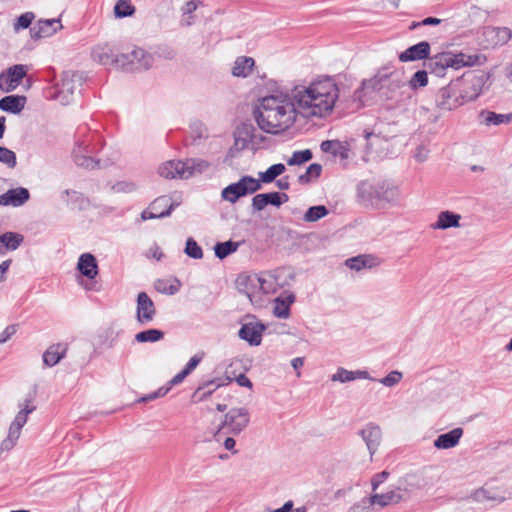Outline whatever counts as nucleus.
I'll list each match as a JSON object with an SVG mask.
<instances>
[{
  "label": "nucleus",
  "instance_id": "f257e3e1",
  "mask_svg": "<svg viewBox=\"0 0 512 512\" xmlns=\"http://www.w3.org/2000/svg\"><path fill=\"white\" fill-rule=\"evenodd\" d=\"M292 96L298 105L299 114L307 118H324L335 107L339 87L332 77L325 76L310 82L308 86H296Z\"/></svg>",
  "mask_w": 512,
  "mask_h": 512
},
{
  "label": "nucleus",
  "instance_id": "f03ea898",
  "mask_svg": "<svg viewBox=\"0 0 512 512\" xmlns=\"http://www.w3.org/2000/svg\"><path fill=\"white\" fill-rule=\"evenodd\" d=\"M299 114L298 105L287 94L263 97L253 111L258 127L270 134H279L289 129Z\"/></svg>",
  "mask_w": 512,
  "mask_h": 512
},
{
  "label": "nucleus",
  "instance_id": "7ed1b4c3",
  "mask_svg": "<svg viewBox=\"0 0 512 512\" xmlns=\"http://www.w3.org/2000/svg\"><path fill=\"white\" fill-rule=\"evenodd\" d=\"M485 61L486 57L481 54L468 55L462 52L445 51L429 56L424 61V66L429 73L437 77H444L448 68L458 70L463 67L482 65Z\"/></svg>",
  "mask_w": 512,
  "mask_h": 512
},
{
  "label": "nucleus",
  "instance_id": "20e7f679",
  "mask_svg": "<svg viewBox=\"0 0 512 512\" xmlns=\"http://www.w3.org/2000/svg\"><path fill=\"white\" fill-rule=\"evenodd\" d=\"M358 194L370 205L380 206L395 201L398 197V188L387 181L362 182L358 186Z\"/></svg>",
  "mask_w": 512,
  "mask_h": 512
},
{
  "label": "nucleus",
  "instance_id": "39448f33",
  "mask_svg": "<svg viewBox=\"0 0 512 512\" xmlns=\"http://www.w3.org/2000/svg\"><path fill=\"white\" fill-rule=\"evenodd\" d=\"M250 422V414L248 409L244 407L232 408L224 416L223 421L214 433V439L218 442L228 434L238 435Z\"/></svg>",
  "mask_w": 512,
  "mask_h": 512
},
{
  "label": "nucleus",
  "instance_id": "423d86ee",
  "mask_svg": "<svg viewBox=\"0 0 512 512\" xmlns=\"http://www.w3.org/2000/svg\"><path fill=\"white\" fill-rule=\"evenodd\" d=\"M490 78V74L484 71L468 72L455 79L460 90V97L465 103L476 100Z\"/></svg>",
  "mask_w": 512,
  "mask_h": 512
},
{
  "label": "nucleus",
  "instance_id": "0eeeda50",
  "mask_svg": "<svg viewBox=\"0 0 512 512\" xmlns=\"http://www.w3.org/2000/svg\"><path fill=\"white\" fill-rule=\"evenodd\" d=\"M293 280V273L284 267L264 272L257 278L260 289L265 294L276 293L278 290L289 286Z\"/></svg>",
  "mask_w": 512,
  "mask_h": 512
},
{
  "label": "nucleus",
  "instance_id": "6e6552de",
  "mask_svg": "<svg viewBox=\"0 0 512 512\" xmlns=\"http://www.w3.org/2000/svg\"><path fill=\"white\" fill-rule=\"evenodd\" d=\"M261 189V183L251 177L243 176L238 182L232 183L222 190V198L235 203L240 197L255 193Z\"/></svg>",
  "mask_w": 512,
  "mask_h": 512
},
{
  "label": "nucleus",
  "instance_id": "1a4fd4ad",
  "mask_svg": "<svg viewBox=\"0 0 512 512\" xmlns=\"http://www.w3.org/2000/svg\"><path fill=\"white\" fill-rule=\"evenodd\" d=\"M118 61L125 71H141L153 65V56L142 48H135L130 53L119 55Z\"/></svg>",
  "mask_w": 512,
  "mask_h": 512
},
{
  "label": "nucleus",
  "instance_id": "9d476101",
  "mask_svg": "<svg viewBox=\"0 0 512 512\" xmlns=\"http://www.w3.org/2000/svg\"><path fill=\"white\" fill-rule=\"evenodd\" d=\"M457 85L455 80H452L447 86L438 90L435 98L438 109L451 111L465 104L463 98L460 97V90Z\"/></svg>",
  "mask_w": 512,
  "mask_h": 512
},
{
  "label": "nucleus",
  "instance_id": "9b49d317",
  "mask_svg": "<svg viewBox=\"0 0 512 512\" xmlns=\"http://www.w3.org/2000/svg\"><path fill=\"white\" fill-rule=\"evenodd\" d=\"M77 269L82 276L90 280V282H84L82 280L79 282L80 285L88 291H98L99 288L97 287L96 282L93 281L99 273L96 257L91 253L82 254L79 257Z\"/></svg>",
  "mask_w": 512,
  "mask_h": 512
},
{
  "label": "nucleus",
  "instance_id": "f8f14e48",
  "mask_svg": "<svg viewBox=\"0 0 512 512\" xmlns=\"http://www.w3.org/2000/svg\"><path fill=\"white\" fill-rule=\"evenodd\" d=\"M156 307L146 292H139L136 300V320L140 325L151 323L156 316Z\"/></svg>",
  "mask_w": 512,
  "mask_h": 512
},
{
  "label": "nucleus",
  "instance_id": "ddd939ff",
  "mask_svg": "<svg viewBox=\"0 0 512 512\" xmlns=\"http://www.w3.org/2000/svg\"><path fill=\"white\" fill-rule=\"evenodd\" d=\"M89 140H77L73 149V160L79 167L85 169H94L99 166V161L89 156Z\"/></svg>",
  "mask_w": 512,
  "mask_h": 512
},
{
  "label": "nucleus",
  "instance_id": "4468645a",
  "mask_svg": "<svg viewBox=\"0 0 512 512\" xmlns=\"http://www.w3.org/2000/svg\"><path fill=\"white\" fill-rule=\"evenodd\" d=\"M185 165V161L169 160L158 167V174L165 179H189Z\"/></svg>",
  "mask_w": 512,
  "mask_h": 512
},
{
  "label": "nucleus",
  "instance_id": "2eb2a0df",
  "mask_svg": "<svg viewBox=\"0 0 512 512\" xmlns=\"http://www.w3.org/2000/svg\"><path fill=\"white\" fill-rule=\"evenodd\" d=\"M118 56L119 55L115 54L114 48L107 43L99 44L92 50L93 60L105 66H115L120 68V61H118Z\"/></svg>",
  "mask_w": 512,
  "mask_h": 512
},
{
  "label": "nucleus",
  "instance_id": "dca6fc26",
  "mask_svg": "<svg viewBox=\"0 0 512 512\" xmlns=\"http://www.w3.org/2000/svg\"><path fill=\"white\" fill-rule=\"evenodd\" d=\"M34 396L28 395L23 403H20V411L15 416L14 421L11 423L9 429L12 430V434L15 432L21 434L22 427L26 424L28 415L36 410V406L33 405Z\"/></svg>",
  "mask_w": 512,
  "mask_h": 512
},
{
  "label": "nucleus",
  "instance_id": "f3484780",
  "mask_svg": "<svg viewBox=\"0 0 512 512\" xmlns=\"http://www.w3.org/2000/svg\"><path fill=\"white\" fill-rule=\"evenodd\" d=\"M430 43L427 41H421L415 45L410 46L405 51L399 54V60L401 62H411L417 60H427L430 55Z\"/></svg>",
  "mask_w": 512,
  "mask_h": 512
},
{
  "label": "nucleus",
  "instance_id": "a211bd4d",
  "mask_svg": "<svg viewBox=\"0 0 512 512\" xmlns=\"http://www.w3.org/2000/svg\"><path fill=\"white\" fill-rule=\"evenodd\" d=\"M29 197L30 193L26 188L18 187L10 189L0 195V205L19 207L25 204L29 200Z\"/></svg>",
  "mask_w": 512,
  "mask_h": 512
},
{
  "label": "nucleus",
  "instance_id": "6ab92c4d",
  "mask_svg": "<svg viewBox=\"0 0 512 512\" xmlns=\"http://www.w3.org/2000/svg\"><path fill=\"white\" fill-rule=\"evenodd\" d=\"M58 28H61L59 19L39 20L37 24L30 28L32 39H40L53 35Z\"/></svg>",
  "mask_w": 512,
  "mask_h": 512
},
{
  "label": "nucleus",
  "instance_id": "aec40b11",
  "mask_svg": "<svg viewBox=\"0 0 512 512\" xmlns=\"http://www.w3.org/2000/svg\"><path fill=\"white\" fill-rule=\"evenodd\" d=\"M264 329L265 326L261 323H246L242 325L238 335L250 345L258 346L261 344Z\"/></svg>",
  "mask_w": 512,
  "mask_h": 512
},
{
  "label": "nucleus",
  "instance_id": "412c9836",
  "mask_svg": "<svg viewBox=\"0 0 512 512\" xmlns=\"http://www.w3.org/2000/svg\"><path fill=\"white\" fill-rule=\"evenodd\" d=\"M168 198L163 196L157 198L147 210H144L141 214L143 220H150L156 218H164L171 214L174 209V204L170 203L167 209H163L162 211H158V206H167Z\"/></svg>",
  "mask_w": 512,
  "mask_h": 512
},
{
  "label": "nucleus",
  "instance_id": "4be33fe9",
  "mask_svg": "<svg viewBox=\"0 0 512 512\" xmlns=\"http://www.w3.org/2000/svg\"><path fill=\"white\" fill-rule=\"evenodd\" d=\"M360 435L363 438V440L365 441L367 448L370 452V455L372 456L376 452V450L380 444V440H381L380 427L373 423H369L368 425H366L365 428H363L360 431Z\"/></svg>",
  "mask_w": 512,
  "mask_h": 512
},
{
  "label": "nucleus",
  "instance_id": "5701e85b",
  "mask_svg": "<svg viewBox=\"0 0 512 512\" xmlns=\"http://www.w3.org/2000/svg\"><path fill=\"white\" fill-rule=\"evenodd\" d=\"M295 294L282 293L274 300L273 314L279 319H287L290 316V306L295 302Z\"/></svg>",
  "mask_w": 512,
  "mask_h": 512
},
{
  "label": "nucleus",
  "instance_id": "b1692460",
  "mask_svg": "<svg viewBox=\"0 0 512 512\" xmlns=\"http://www.w3.org/2000/svg\"><path fill=\"white\" fill-rule=\"evenodd\" d=\"M324 153H330L334 157H339L341 160H346L349 157V145L347 142L339 140H325L320 145Z\"/></svg>",
  "mask_w": 512,
  "mask_h": 512
},
{
  "label": "nucleus",
  "instance_id": "393cba45",
  "mask_svg": "<svg viewBox=\"0 0 512 512\" xmlns=\"http://www.w3.org/2000/svg\"><path fill=\"white\" fill-rule=\"evenodd\" d=\"M463 435L462 428H454L451 431L439 435L435 441L434 446L437 449H450L455 447Z\"/></svg>",
  "mask_w": 512,
  "mask_h": 512
},
{
  "label": "nucleus",
  "instance_id": "a878e982",
  "mask_svg": "<svg viewBox=\"0 0 512 512\" xmlns=\"http://www.w3.org/2000/svg\"><path fill=\"white\" fill-rule=\"evenodd\" d=\"M26 97L20 95H9L0 99V110L8 113H20L26 104Z\"/></svg>",
  "mask_w": 512,
  "mask_h": 512
},
{
  "label": "nucleus",
  "instance_id": "bb28decb",
  "mask_svg": "<svg viewBox=\"0 0 512 512\" xmlns=\"http://www.w3.org/2000/svg\"><path fill=\"white\" fill-rule=\"evenodd\" d=\"M254 66L255 61L252 57H237L232 68V75L235 77L246 78L252 73Z\"/></svg>",
  "mask_w": 512,
  "mask_h": 512
},
{
  "label": "nucleus",
  "instance_id": "cd10ccee",
  "mask_svg": "<svg viewBox=\"0 0 512 512\" xmlns=\"http://www.w3.org/2000/svg\"><path fill=\"white\" fill-rule=\"evenodd\" d=\"M66 346L53 344L43 354V363L48 367L55 366L66 354Z\"/></svg>",
  "mask_w": 512,
  "mask_h": 512
},
{
  "label": "nucleus",
  "instance_id": "c85d7f7f",
  "mask_svg": "<svg viewBox=\"0 0 512 512\" xmlns=\"http://www.w3.org/2000/svg\"><path fill=\"white\" fill-rule=\"evenodd\" d=\"M61 198L67 205L79 210H83L89 205V200L81 192L76 190L66 189L63 191Z\"/></svg>",
  "mask_w": 512,
  "mask_h": 512
},
{
  "label": "nucleus",
  "instance_id": "c756f323",
  "mask_svg": "<svg viewBox=\"0 0 512 512\" xmlns=\"http://www.w3.org/2000/svg\"><path fill=\"white\" fill-rule=\"evenodd\" d=\"M23 235L16 232H6L0 235V254L16 250L23 242Z\"/></svg>",
  "mask_w": 512,
  "mask_h": 512
},
{
  "label": "nucleus",
  "instance_id": "7c9ffc66",
  "mask_svg": "<svg viewBox=\"0 0 512 512\" xmlns=\"http://www.w3.org/2000/svg\"><path fill=\"white\" fill-rule=\"evenodd\" d=\"M461 216L451 211H442L438 215L436 223L432 225L434 229L445 230L452 227H459Z\"/></svg>",
  "mask_w": 512,
  "mask_h": 512
},
{
  "label": "nucleus",
  "instance_id": "2f4dec72",
  "mask_svg": "<svg viewBox=\"0 0 512 512\" xmlns=\"http://www.w3.org/2000/svg\"><path fill=\"white\" fill-rule=\"evenodd\" d=\"M481 122L487 126L508 124L512 122V112L507 114H497L493 111L483 110L480 113Z\"/></svg>",
  "mask_w": 512,
  "mask_h": 512
},
{
  "label": "nucleus",
  "instance_id": "473e14b6",
  "mask_svg": "<svg viewBox=\"0 0 512 512\" xmlns=\"http://www.w3.org/2000/svg\"><path fill=\"white\" fill-rule=\"evenodd\" d=\"M186 174L189 178L206 172L211 164L207 160L200 158H190L185 161Z\"/></svg>",
  "mask_w": 512,
  "mask_h": 512
},
{
  "label": "nucleus",
  "instance_id": "72a5a7b5",
  "mask_svg": "<svg viewBox=\"0 0 512 512\" xmlns=\"http://www.w3.org/2000/svg\"><path fill=\"white\" fill-rule=\"evenodd\" d=\"M402 496L399 490H391L383 494H374L370 497V502L373 505H379L385 507L392 503H398Z\"/></svg>",
  "mask_w": 512,
  "mask_h": 512
},
{
  "label": "nucleus",
  "instance_id": "f704fd0d",
  "mask_svg": "<svg viewBox=\"0 0 512 512\" xmlns=\"http://www.w3.org/2000/svg\"><path fill=\"white\" fill-rule=\"evenodd\" d=\"M239 245H240L239 242H234L232 240H229L226 242H218L214 246L215 255H216V257H218L219 259L222 260V259L226 258L227 256H229L230 254L237 251Z\"/></svg>",
  "mask_w": 512,
  "mask_h": 512
},
{
  "label": "nucleus",
  "instance_id": "c9c22d12",
  "mask_svg": "<svg viewBox=\"0 0 512 512\" xmlns=\"http://www.w3.org/2000/svg\"><path fill=\"white\" fill-rule=\"evenodd\" d=\"M286 170L284 164L278 163L270 166L266 171L259 173V182L271 183Z\"/></svg>",
  "mask_w": 512,
  "mask_h": 512
},
{
  "label": "nucleus",
  "instance_id": "e433bc0d",
  "mask_svg": "<svg viewBox=\"0 0 512 512\" xmlns=\"http://www.w3.org/2000/svg\"><path fill=\"white\" fill-rule=\"evenodd\" d=\"M164 337V332L158 329H148L138 332L135 335V340L139 343L157 342Z\"/></svg>",
  "mask_w": 512,
  "mask_h": 512
},
{
  "label": "nucleus",
  "instance_id": "4c0bfd02",
  "mask_svg": "<svg viewBox=\"0 0 512 512\" xmlns=\"http://www.w3.org/2000/svg\"><path fill=\"white\" fill-rule=\"evenodd\" d=\"M328 213L329 211L324 205L312 206L305 212L303 220L305 222H316L327 216Z\"/></svg>",
  "mask_w": 512,
  "mask_h": 512
},
{
  "label": "nucleus",
  "instance_id": "58836bf2",
  "mask_svg": "<svg viewBox=\"0 0 512 512\" xmlns=\"http://www.w3.org/2000/svg\"><path fill=\"white\" fill-rule=\"evenodd\" d=\"M57 90L59 95H72L75 90L73 76L65 72L57 84Z\"/></svg>",
  "mask_w": 512,
  "mask_h": 512
},
{
  "label": "nucleus",
  "instance_id": "ea45409f",
  "mask_svg": "<svg viewBox=\"0 0 512 512\" xmlns=\"http://www.w3.org/2000/svg\"><path fill=\"white\" fill-rule=\"evenodd\" d=\"M322 172V166L318 163H312L308 166L305 173L299 175L298 182L300 184H309L313 178L320 177Z\"/></svg>",
  "mask_w": 512,
  "mask_h": 512
},
{
  "label": "nucleus",
  "instance_id": "a19ab883",
  "mask_svg": "<svg viewBox=\"0 0 512 512\" xmlns=\"http://www.w3.org/2000/svg\"><path fill=\"white\" fill-rule=\"evenodd\" d=\"M135 11V7L129 0H118L114 6V14L117 18L132 16Z\"/></svg>",
  "mask_w": 512,
  "mask_h": 512
},
{
  "label": "nucleus",
  "instance_id": "79ce46f5",
  "mask_svg": "<svg viewBox=\"0 0 512 512\" xmlns=\"http://www.w3.org/2000/svg\"><path fill=\"white\" fill-rule=\"evenodd\" d=\"M371 261H372V258L370 256L359 255V256L347 259L346 265L352 270L359 271L363 268L371 267L372 266Z\"/></svg>",
  "mask_w": 512,
  "mask_h": 512
},
{
  "label": "nucleus",
  "instance_id": "37998d69",
  "mask_svg": "<svg viewBox=\"0 0 512 512\" xmlns=\"http://www.w3.org/2000/svg\"><path fill=\"white\" fill-rule=\"evenodd\" d=\"M313 154L310 149L293 152L292 156L287 160L289 166L301 165L312 159Z\"/></svg>",
  "mask_w": 512,
  "mask_h": 512
},
{
  "label": "nucleus",
  "instance_id": "c03bdc74",
  "mask_svg": "<svg viewBox=\"0 0 512 512\" xmlns=\"http://www.w3.org/2000/svg\"><path fill=\"white\" fill-rule=\"evenodd\" d=\"M428 70H418L416 71L411 79L409 80V87L412 90H417L418 88L425 87L428 84Z\"/></svg>",
  "mask_w": 512,
  "mask_h": 512
},
{
  "label": "nucleus",
  "instance_id": "a18cd8bd",
  "mask_svg": "<svg viewBox=\"0 0 512 512\" xmlns=\"http://www.w3.org/2000/svg\"><path fill=\"white\" fill-rule=\"evenodd\" d=\"M6 72L9 77L14 81V84L17 86L20 84L21 80L26 76L27 70L26 67L22 64H16L9 67Z\"/></svg>",
  "mask_w": 512,
  "mask_h": 512
},
{
  "label": "nucleus",
  "instance_id": "49530a36",
  "mask_svg": "<svg viewBox=\"0 0 512 512\" xmlns=\"http://www.w3.org/2000/svg\"><path fill=\"white\" fill-rule=\"evenodd\" d=\"M184 252L193 259H201L203 257L202 248L193 238L187 239Z\"/></svg>",
  "mask_w": 512,
  "mask_h": 512
},
{
  "label": "nucleus",
  "instance_id": "de8ad7c7",
  "mask_svg": "<svg viewBox=\"0 0 512 512\" xmlns=\"http://www.w3.org/2000/svg\"><path fill=\"white\" fill-rule=\"evenodd\" d=\"M0 162L6 164L9 168H14L17 164L15 152L6 147H0Z\"/></svg>",
  "mask_w": 512,
  "mask_h": 512
},
{
  "label": "nucleus",
  "instance_id": "09e8293b",
  "mask_svg": "<svg viewBox=\"0 0 512 512\" xmlns=\"http://www.w3.org/2000/svg\"><path fill=\"white\" fill-rule=\"evenodd\" d=\"M265 195H266V199H267V205L270 204L275 207H279L283 203H285L289 200V196L285 193L270 192V193H265Z\"/></svg>",
  "mask_w": 512,
  "mask_h": 512
},
{
  "label": "nucleus",
  "instance_id": "8fccbe9b",
  "mask_svg": "<svg viewBox=\"0 0 512 512\" xmlns=\"http://www.w3.org/2000/svg\"><path fill=\"white\" fill-rule=\"evenodd\" d=\"M333 382L346 383L354 381L353 371L346 370L345 368H338L337 372L331 376Z\"/></svg>",
  "mask_w": 512,
  "mask_h": 512
},
{
  "label": "nucleus",
  "instance_id": "3c124183",
  "mask_svg": "<svg viewBox=\"0 0 512 512\" xmlns=\"http://www.w3.org/2000/svg\"><path fill=\"white\" fill-rule=\"evenodd\" d=\"M34 17L35 16L32 12H26L21 14L14 24V30L19 31L20 29L28 28L31 25Z\"/></svg>",
  "mask_w": 512,
  "mask_h": 512
},
{
  "label": "nucleus",
  "instance_id": "603ef678",
  "mask_svg": "<svg viewBox=\"0 0 512 512\" xmlns=\"http://www.w3.org/2000/svg\"><path fill=\"white\" fill-rule=\"evenodd\" d=\"M402 379V373L399 371H391L387 376L380 379V383L386 387H392L398 384Z\"/></svg>",
  "mask_w": 512,
  "mask_h": 512
},
{
  "label": "nucleus",
  "instance_id": "864d4df0",
  "mask_svg": "<svg viewBox=\"0 0 512 512\" xmlns=\"http://www.w3.org/2000/svg\"><path fill=\"white\" fill-rule=\"evenodd\" d=\"M17 88V85L14 84V81L9 77L7 72H2L0 74V90L2 92H11Z\"/></svg>",
  "mask_w": 512,
  "mask_h": 512
},
{
  "label": "nucleus",
  "instance_id": "5fc2aeb1",
  "mask_svg": "<svg viewBox=\"0 0 512 512\" xmlns=\"http://www.w3.org/2000/svg\"><path fill=\"white\" fill-rule=\"evenodd\" d=\"M20 434L16 433L13 435L12 430L9 429L8 436L6 439H4L0 445L1 451H10L16 444V441L18 440Z\"/></svg>",
  "mask_w": 512,
  "mask_h": 512
},
{
  "label": "nucleus",
  "instance_id": "6e6d98bb",
  "mask_svg": "<svg viewBox=\"0 0 512 512\" xmlns=\"http://www.w3.org/2000/svg\"><path fill=\"white\" fill-rule=\"evenodd\" d=\"M169 390H170V387H161L157 391L149 393V394L141 397L139 399V402H144L145 403V402H148V401L155 400V399H157L159 397H163V396H165L168 393Z\"/></svg>",
  "mask_w": 512,
  "mask_h": 512
},
{
  "label": "nucleus",
  "instance_id": "4d7b16f0",
  "mask_svg": "<svg viewBox=\"0 0 512 512\" xmlns=\"http://www.w3.org/2000/svg\"><path fill=\"white\" fill-rule=\"evenodd\" d=\"M267 206L265 193L257 194L252 198V207L255 211H261Z\"/></svg>",
  "mask_w": 512,
  "mask_h": 512
},
{
  "label": "nucleus",
  "instance_id": "13d9d810",
  "mask_svg": "<svg viewBox=\"0 0 512 512\" xmlns=\"http://www.w3.org/2000/svg\"><path fill=\"white\" fill-rule=\"evenodd\" d=\"M17 328V324L8 325L4 331L0 333V344L7 342L17 332Z\"/></svg>",
  "mask_w": 512,
  "mask_h": 512
},
{
  "label": "nucleus",
  "instance_id": "bf43d9fd",
  "mask_svg": "<svg viewBox=\"0 0 512 512\" xmlns=\"http://www.w3.org/2000/svg\"><path fill=\"white\" fill-rule=\"evenodd\" d=\"M441 22H442V20L439 19V18L427 17V18L423 19L420 22H412L411 25H410V30H413V29H415L417 27H420V26L438 25Z\"/></svg>",
  "mask_w": 512,
  "mask_h": 512
},
{
  "label": "nucleus",
  "instance_id": "052dcab7",
  "mask_svg": "<svg viewBox=\"0 0 512 512\" xmlns=\"http://www.w3.org/2000/svg\"><path fill=\"white\" fill-rule=\"evenodd\" d=\"M389 476V472L382 471L373 476L371 480L372 489L376 490L381 483H383Z\"/></svg>",
  "mask_w": 512,
  "mask_h": 512
},
{
  "label": "nucleus",
  "instance_id": "680f3d73",
  "mask_svg": "<svg viewBox=\"0 0 512 512\" xmlns=\"http://www.w3.org/2000/svg\"><path fill=\"white\" fill-rule=\"evenodd\" d=\"M113 188L118 192H132L136 189V186L134 183L130 182H118Z\"/></svg>",
  "mask_w": 512,
  "mask_h": 512
},
{
  "label": "nucleus",
  "instance_id": "e2e57ef3",
  "mask_svg": "<svg viewBox=\"0 0 512 512\" xmlns=\"http://www.w3.org/2000/svg\"><path fill=\"white\" fill-rule=\"evenodd\" d=\"M201 357L195 355L193 356L189 361L188 363L186 364V366L184 367V370L190 374L197 366L198 364L200 363L201 361Z\"/></svg>",
  "mask_w": 512,
  "mask_h": 512
},
{
  "label": "nucleus",
  "instance_id": "0e129e2a",
  "mask_svg": "<svg viewBox=\"0 0 512 512\" xmlns=\"http://www.w3.org/2000/svg\"><path fill=\"white\" fill-rule=\"evenodd\" d=\"M428 157V150L423 146H418L415 153V159L418 162H424Z\"/></svg>",
  "mask_w": 512,
  "mask_h": 512
},
{
  "label": "nucleus",
  "instance_id": "69168bd1",
  "mask_svg": "<svg viewBox=\"0 0 512 512\" xmlns=\"http://www.w3.org/2000/svg\"><path fill=\"white\" fill-rule=\"evenodd\" d=\"M236 382L241 387H247L249 389L253 387L251 380L245 374H240L239 376H237Z\"/></svg>",
  "mask_w": 512,
  "mask_h": 512
},
{
  "label": "nucleus",
  "instance_id": "338daca9",
  "mask_svg": "<svg viewBox=\"0 0 512 512\" xmlns=\"http://www.w3.org/2000/svg\"><path fill=\"white\" fill-rule=\"evenodd\" d=\"M188 375L189 374L183 369L170 380V386L180 384Z\"/></svg>",
  "mask_w": 512,
  "mask_h": 512
},
{
  "label": "nucleus",
  "instance_id": "774afa93",
  "mask_svg": "<svg viewBox=\"0 0 512 512\" xmlns=\"http://www.w3.org/2000/svg\"><path fill=\"white\" fill-rule=\"evenodd\" d=\"M276 185L281 190H288L290 188L289 177L285 176L276 181Z\"/></svg>",
  "mask_w": 512,
  "mask_h": 512
}]
</instances>
